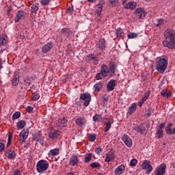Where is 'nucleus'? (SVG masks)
<instances>
[{"instance_id":"nucleus-1","label":"nucleus","mask_w":175,"mask_h":175,"mask_svg":"<svg viewBox=\"0 0 175 175\" xmlns=\"http://www.w3.org/2000/svg\"><path fill=\"white\" fill-rule=\"evenodd\" d=\"M165 40L163 41V46L172 49L175 47V31L173 29H168L164 32Z\"/></svg>"},{"instance_id":"nucleus-2","label":"nucleus","mask_w":175,"mask_h":175,"mask_svg":"<svg viewBox=\"0 0 175 175\" xmlns=\"http://www.w3.org/2000/svg\"><path fill=\"white\" fill-rule=\"evenodd\" d=\"M167 61L169 58L167 56L163 55L160 57L156 64V69L159 73H165L166 68H167Z\"/></svg>"},{"instance_id":"nucleus-3","label":"nucleus","mask_w":175,"mask_h":175,"mask_svg":"<svg viewBox=\"0 0 175 175\" xmlns=\"http://www.w3.org/2000/svg\"><path fill=\"white\" fill-rule=\"evenodd\" d=\"M49 166H50V163H49L47 160L41 159L37 162L36 170L38 173L43 174L49 169Z\"/></svg>"},{"instance_id":"nucleus-4","label":"nucleus","mask_w":175,"mask_h":175,"mask_svg":"<svg viewBox=\"0 0 175 175\" xmlns=\"http://www.w3.org/2000/svg\"><path fill=\"white\" fill-rule=\"evenodd\" d=\"M143 170H146V174H151V172L154 170L152 165H151L150 161L145 160L142 163Z\"/></svg>"},{"instance_id":"nucleus-5","label":"nucleus","mask_w":175,"mask_h":175,"mask_svg":"<svg viewBox=\"0 0 175 175\" xmlns=\"http://www.w3.org/2000/svg\"><path fill=\"white\" fill-rule=\"evenodd\" d=\"M116 159V152L114 150H111L105 154V162L109 163V162H113Z\"/></svg>"},{"instance_id":"nucleus-6","label":"nucleus","mask_w":175,"mask_h":175,"mask_svg":"<svg viewBox=\"0 0 175 175\" xmlns=\"http://www.w3.org/2000/svg\"><path fill=\"white\" fill-rule=\"evenodd\" d=\"M80 99L81 100H85L84 106L87 107V106H89L90 102H91V94L88 93L81 94L80 95Z\"/></svg>"},{"instance_id":"nucleus-7","label":"nucleus","mask_w":175,"mask_h":175,"mask_svg":"<svg viewBox=\"0 0 175 175\" xmlns=\"http://www.w3.org/2000/svg\"><path fill=\"white\" fill-rule=\"evenodd\" d=\"M135 17L138 19L142 18V17H146V10L143 8H137L135 10Z\"/></svg>"},{"instance_id":"nucleus-8","label":"nucleus","mask_w":175,"mask_h":175,"mask_svg":"<svg viewBox=\"0 0 175 175\" xmlns=\"http://www.w3.org/2000/svg\"><path fill=\"white\" fill-rule=\"evenodd\" d=\"M28 135H29V130L28 129H23L19 135V141L21 143H24L25 140L28 138Z\"/></svg>"},{"instance_id":"nucleus-9","label":"nucleus","mask_w":175,"mask_h":175,"mask_svg":"<svg viewBox=\"0 0 175 175\" xmlns=\"http://www.w3.org/2000/svg\"><path fill=\"white\" fill-rule=\"evenodd\" d=\"M32 139L35 142H38V143H40V144H41L42 146L44 144V140H43V138L42 137V133L40 132L33 134Z\"/></svg>"},{"instance_id":"nucleus-10","label":"nucleus","mask_w":175,"mask_h":175,"mask_svg":"<svg viewBox=\"0 0 175 175\" xmlns=\"http://www.w3.org/2000/svg\"><path fill=\"white\" fill-rule=\"evenodd\" d=\"M163 128H165V123H161L158 126L156 131L158 139H162L163 137Z\"/></svg>"},{"instance_id":"nucleus-11","label":"nucleus","mask_w":175,"mask_h":175,"mask_svg":"<svg viewBox=\"0 0 175 175\" xmlns=\"http://www.w3.org/2000/svg\"><path fill=\"white\" fill-rule=\"evenodd\" d=\"M122 140L124 143V144L126 146V147H129L131 148L132 147V145L133 144V142H132V139L128 135H124L122 137Z\"/></svg>"},{"instance_id":"nucleus-12","label":"nucleus","mask_w":175,"mask_h":175,"mask_svg":"<svg viewBox=\"0 0 175 175\" xmlns=\"http://www.w3.org/2000/svg\"><path fill=\"white\" fill-rule=\"evenodd\" d=\"M5 156L8 159H15L16 157H17V154H16V152L14 149H10L7 152H5Z\"/></svg>"},{"instance_id":"nucleus-13","label":"nucleus","mask_w":175,"mask_h":175,"mask_svg":"<svg viewBox=\"0 0 175 175\" xmlns=\"http://www.w3.org/2000/svg\"><path fill=\"white\" fill-rule=\"evenodd\" d=\"M166 172V164L161 163L156 170V175H163Z\"/></svg>"},{"instance_id":"nucleus-14","label":"nucleus","mask_w":175,"mask_h":175,"mask_svg":"<svg viewBox=\"0 0 175 175\" xmlns=\"http://www.w3.org/2000/svg\"><path fill=\"white\" fill-rule=\"evenodd\" d=\"M96 47L98 50L103 51L106 49V40L104 38L100 39L96 43Z\"/></svg>"},{"instance_id":"nucleus-15","label":"nucleus","mask_w":175,"mask_h":175,"mask_svg":"<svg viewBox=\"0 0 175 175\" xmlns=\"http://www.w3.org/2000/svg\"><path fill=\"white\" fill-rule=\"evenodd\" d=\"M137 3L135 1H129L124 5V9H129L130 10H133L136 9Z\"/></svg>"},{"instance_id":"nucleus-16","label":"nucleus","mask_w":175,"mask_h":175,"mask_svg":"<svg viewBox=\"0 0 175 175\" xmlns=\"http://www.w3.org/2000/svg\"><path fill=\"white\" fill-rule=\"evenodd\" d=\"M59 136V131L57 130H51L49 133H48V137L49 139H51V140H55L57 137Z\"/></svg>"},{"instance_id":"nucleus-17","label":"nucleus","mask_w":175,"mask_h":175,"mask_svg":"<svg viewBox=\"0 0 175 175\" xmlns=\"http://www.w3.org/2000/svg\"><path fill=\"white\" fill-rule=\"evenodd\" d=\"M85 122H87V120L84 116H79L75 120V124L79 126H83V125H85Z\"/></svg>"},{"instance_id":"nucleus-18","label":"nucleus","mask_w":175,"mask_h":175,"mask_svg":"<svg viewBox=\"0 0 175 175\" xmlns=\"http://www.w3.org/2000/svg\"><path fill=\"white\" fill-rule=\"evenodd\" d=\"M107 122H105V128L104 132H109L111 128V124L114 123V120L111 118H106Z\"/></svg>"},{"instance_id":"nucleus-19","label":"nucleus","mask_w":175,"mask_h":175,"mask_svg":"<svg viewBox=\"0 0 175 175\" xmlns=\"http://www.w3.org/2000/svg\"><path fill=\"white\" fill-rule=\"evenodd\" d=\"M124 172H125V165L124 164H121L115 169L114 173L116 175H121L124 174Z\"/></svg>"},{"instance_id":"nucleus-20","label":"nucleus","mask_w":175,"mask_h":175,"mask_svg":"<svg viewBox=\"0 0 175 175\" xmlns=\"http://www.w3.org/2000/svg\"><path fill=\"white\" fill-rule=\"evenodd\" d=\"M114 88H116V79H111L107 85V91H113Z\"/></svg>"},{"instance_id":"nucleus-21","label":"nucleus","mask_w":175,"mask_h":175,"mask_svg":"<svg viewBox=\"0 0 175 175\" xmlns=\"http://www.w3.org/2000/svg\"><path fill=\"white\" fill-rule=\"evenodd\" d=\"M86 59H88V61H93V64L94 65H98V64H99V59H98V58L96 57V55H94V54H90L89 55H88L86 57Z\"/></svg>"},{"instance_id":"nucleus-22","label":"nucleus","mask_w":175,"mask_h":175,"mask_svg":"<svg viewBox=\"0 0 175 175\" xmlns=\"http://www.w3.org/2000/svg\"><path fill=\"white\" fill-rule=\"evenodd\" d=\"M18 83H20V75L16 72L12 77V85L16 87V85H18Z\"/></svg>"},{"instance_id":"nucleus-23","label":"nucleus","mask_w":175,"mask_h":175,"mask_svg":"<svg viewBox=\"0 0 175 175\" xmlns=\"http://www.w3.org/2000/svg\"><path fill=\"white\" fill-rule=\"evenodd\" d=\"M53 43L52 42H48L46 43L45 45L43 46L42 49V52L44 54H46V53H49V51H50V50H51V49H53Z\"/></svg>"},{"instance_id":"nucleus-24","label":"nucleus","mask_w":175,"mask_h":175,"mask_svg":"<svg viewBox=\"0 0 175 175\" xmlns=\"http://www.w3.org/2000/svg\"><path fill=\"white\" fill-rule=\"evenodd\" d=\"M103 9V5L102 4H97L95 8L94 14L96 17H99L102 13V10Z\"/></svg>"},{"instance_id":"nucleus-25","label":"nucleus","mask_w":175,"mask_h":175,"mask_svg":"<svg viewBox=\"0 0 175 175\" xmlns=\"http://www.w3.org/2000/svg\"><path fill=\"white\" fill-rule=\"evenodd\" d=\"M100 72L104 75V77H107V75L110 73L109 67L106 64L101 66Z\"/></svg>"},{"instance_id":"nucleus-26","label":"nucleus","mask_w":175,"mask_h":175,"mask_svg":"<svg viewBox=\"0 0 175 175\" xmlns=\"http://www.w3.org/2000/svg\"><path fill=\"white\" fill-rule=\"evenodd\" d=\"M79 163V157L77 155H72L70 158L69 163L71 166H76Z\"/></svg>"},{"instance_id":"nucleus-27","label":"nucleus","mask_w":175,"mask_h":175,"mask_svg":"<svg viewBox=\"0 0 175 175\" xmlns=\"http://www.w3.org/2000/svg\"><path fill=\"white\" fill-rule=\"evenodd\" d=\"M57 155H59V149L58 148L51 149L48 152V157L49 158L51 157H57Z\"/></svg>"},{"instance_id":"nucleus-28","label":"nucleus","mask_w":175,"mask_h":175,"mask_svg":"<svg viewBox=\"0 0 175 175\" xmlns=\"http://www.w3.org/2000/svg\"><path fill=\"white\" fill-rule=\"evenodd\" d=\"M103 88V83L102 82L96 83L93 86V90L94 92H100L102 90V88Z\"/></svg>"},{"instance_id":"nucleus-29","label":"nucleus","mask_w":175,"mask_h":175,"mask_svg":"<svg viewBox=\"0 0 175 175\" xmlns=\"http://www.w3.org/2000/svg\"><path fill=\"white\" fill-rule=\"evenodd\" d=\"M135 131H136V132H138V133H141V135H144L147 133L146 127H144V126L143 125H139L137 127H135Z\"/></svg>"},{"instance_id":"nucleus-30","label":"nucleus","mask_w":175,"mask_h":175,"mask_svg":"<svg viewBox=\"0 0 175 175\" xmlns=\"http://www.w3.org/2000/svg\"><path fill=\"white\" fill-rule=\"evenodd\" d=\"M66 122H68V120H66L65 118H62L58 120L57 126H58V128H64V126L66 125Z\"/></svg>"},{"instance_id":"nucleus-31","label":"nucleus","mask_w":175,"mask_h":175,"mask_svg":"<svg viewBox=\"0 0 175 175\" xmlns=\"http://www.w3.org/2000/svg\"><path fill=\"white\" fill-rule=\"evenodd\" d=\"M24 16L25 15L23 11H18L15 18V23H18L20 20H23V18H24Z\"/></svg>"},{"instance_id":"nucleus-32","label":"nucleus","mask_w":175,"mask_h":175,"mask_svg":"<svg viewBox=\"0 0 175 175\" xmlns=\"http://www.w3.org/2000/svg\"><path fill=\"white\" fill-rule=\"evenodd\" d=\"M8 42V36L0 34V46H5Z\"/></svg>"},{"instance_id":"nucleus-33","label":"nucleus","mask_w":175,"mask_h":175,"mask_svg":"<svg viewBox=\"0 0 175 175\" xmlns=\"http://www.w3.org/2000/svg\"><path fill=\"white\" fill-rule=\"evenodd\" d=\"M109 73L110 75H114L116 73V63L115 62H111L109 64Z\"/></svg>"},{"instance_id":"nucleus-34","label":"nucleus","mask_w":175,"mask_h":175,"mask_svg":"<svg viewBox=\"0 0 175 175\" xmlns=\"http://www.w3.org/2000/svg\"><path fill=\"white\" fill-rule=\"evenodd\" d=\"M137 107V104L136 103H133L129 107V114H133L134 111H136Z\"/></svg>"},{"instance_id":"nucleus-35","label":"nucleus","mask_w":175,"mask_h":175,"mask_svg":"<svg viewBox=\"0 0 175 175\" xmlns=\"http://www.w3.org/2000/svg\"><path fill=\"white\" fill-rule=\"evenodd\" d=\"M161 96H163V98H170L172 96V92H167V90H163L161 92Z\"/></svg>"},{"instance_id":"nucleus-36","label":"nucleus","mask_w":175,"mask_h":175,"mask_svg":"<svg viewBox=\"0 0 175 175\" xmlns=\"http://www.w3.org/2000/svg\"><path fill=\"white\" fill-rule=\"evenodd\" d=\"M62 33H64L65 36L69 38V36H70V33H72V30L69 28H63L62 29Z\"/></svg>"},{"instance_id":"nucleus-37","label":"nucleus","mask_w":175,"mask_h":175,"mask_svg":"<svg viewBox=\"0 0 175 175\" xmlns=\"http://www.w3.org/2000/svg\"><path fill=\"white\" fill-rule=\"evenodd\" d=\"M25 125H27V124L24 120L18 121L16 124V126L18 129H23L24 126H25Z\"/></svg>"},{"instance_id":"nucleus-38","label":"nucleus","mask_w":175,"mask_h":175,"mask_svg":"<svg viewBox=\"0 0 175 175\" xmlns=\"http://www.w3.org/2000/svg\"><path fill=\"white\" fill-rule=\"evenodd\" d=\"M173 127V124L172 123H169L166 126H165V132L167 133V135H172V128Z\"/></svg>"},{"instance_id":"nucleus-39","label":"nucleus","mask_w":175,"mask_h":175,"mask_svg":"<svg viewBox=\"0 0 175 175\" xmlns=\"http://www.w3.org/2000/svg\"><path fill=\"white\" fill-rule=\"evenodd\" d=\"M39 10V3H35L31 5V13H36Z\"/></svg>"},{"instance_id":"nucleus-40","label":"nucleus","mask_w":175,"mask_h":175,"mask_svg":"<svg viewBox=\"0 0 175 175\" xmlns=\"http://www.w3.org/2000/svg\"><path fill=\"white\" fill-rule=\"evenodd\" d=\"M92 159V154L91 153H89V154H87L85 156V160H84V162L85 163H88L90 162H91V159Z\"/></svg>"},{"instance_id":"nucleus-41","label":"nucleus","mask_w":175,"mask_h":175,"mask_svg":"<svg viewBox=\"0 0 175 175\" xmlns=\"http://www.w3.org/2000/svg\"><path fill=\"white\" fill-rule=\"evenodd\" d=\"M124 33V30L121 28H118L116 30V35L117 38H121Z\"/></svg>"},{"instance_id":"nucleus-42","label":"nucleus","mask_w":175,"mask_h":175,"mask_svg":"<svg viewBox=\"0 0 175 175\" xmlns=\"http://www.w3.org/2000/svg\"><path fill=\"white\" fill-rule=\"evenodd\" d=\"M20 117H21V113H20V112H18V111H16L13 113L12 120H13V121H14V120H18V118H20Z\"/></svg>"},{"instance_id":"nucleus-43","label":"nucleus","mask_w":175,"mask_h":175,"mask_svg":"<svg viewBox=\"0 0 175 175\" xmlns=\"http://www.w3.org/2000/svg\"><path fill=\"white\" fill-rule=\"evenodd\" d=\"M40 98V94L38 93V92H36L33 93V97H32V100H39V98Z\"/></svg>"},{"instance_id":"nucleus-44","label":"nucleus","mask_w":175,"mask_h":175,"mask_svg":"<svg viewBox=\"0 0 175 175\" xmlns=\"http://www.w3.org/2000/svg\"><path fill=\"white\" fill-rule=\"evenodd\" d=\"M93 121L98 122L102 121V116L96 114L93 116Z\"/></svg>"},{"instance_id":"nucleus-45","label":"nucleus","mask_w":175,"mask_h":175,"mask_svg":"<svg viewBox=\"0 0 175 175\" xmlns=\"http://www.w3.org/2000/svg\"><path fill=\"white\" fill-rule=\"evenodd\" d=\"M50 2H51V0H41L40 4L42 6H47V5H50Z\"/></svg>"},{"instance_id":"nucleus-46","label":"nucleus","mask_w":175,"mask_h":175,"mask_svg":"<svg viewBox=\"0 0 175 175\" xmlns=\"http://www.w3.org/2000/svg\"><path fill=\"white\" fill-rule=\"evenodd\" d=\"M127 38L129 39H135L137 38V33H130L127 35Z\"/></svg>"},{"instance_id":"nucleus-47","label":"nucleus","mask_w":175,"mask_h":175,"mask_svg":"<svg viewBox=\"0 0 175 175\" xmlns=\"http://www.w3.org/2000/svg\"><path fill=\"white\" fill-rule=\"evenodd\" d=\"M103 77H105V75L101 72L96 75V80H102Z\"/></svg>"},{"instance_id":"nucleus-48","label":"nucleus","mask_w":175,"mask_h":175,"mask_svg":"<svg viewBox=\"0 0 175 175\" xmlns=\"http://www.w3.org/2000/svg\"><path fill=\"white\" fill-rule=\"evenodd\" d=\"M90 142H95L96 140V134H90L89 136Z\"/></svg>"},{"instance_id":"nucleus-49","label":"nucleus","mask_w":175,"mask_h":175,"mask_svg":"<svg viewBox=\"0 0 175 175\" xmlns=\"http://www.w3.org/2000/svg\"><path fill=\"white\" fill-rule=\"evenodd\" d=\"M90 167H92V169L100 167V164H99V163L94 162L90 164Z\"/></svg>"},{"instance_id":"nucleus-50","label":"nucleus","mask_w":175,"mask_h":175,"mask_svg":"<svg viewBox=\"0 0 175 175\" xmlns=\"http://www.w3.org/2000/svg\"><path fill=\"white\" fill-rule=\"evenodd\" d=\"M148 96H150V93L148 92L145 93L143 97L142 98L141 100H143V102H146L147 99H148Z\"/></svg>"},{"instance_id":"nucleus-51","label":"nucleus","mask_w":175,"mask_h":175,"mask_svg":"<svg viewBox=\"0 0 175 175\" xmlns=\"http://www.w3.org/2000/svg\"><path fill=\"white\" fill-rule=\"evenodd\" d=\"M109 2L112 6H117L118 5V0H109Z\"/></svg>"},{"instance_id":"nucleus-52","label":"nucleus","mask_w":175,"mask_h":175,"mask_svg":"<svg viewBox=\"0 0 175 175\" xmlns=\"http://www.w3.org/2000/svg\"><path fill=\"white\" fill-rule=\"evenodd\" d=\"M95 152L97 155H100L102 154V148L100 146L96 148Z\"/></svg>"},{"instance_id":"nucleus-53","label":"nucleus","mask_w":175,"mask_h":175,"mask_svg":"<svg viewBox=\"0 0 175 175\" xmlns=\"http://www.w3.org/2000/svg\"><path fill=\"white\" fill-rule=\"evenodd\" d=\"M137 165V160L136 159H133L130 161V166H136Z\"/></svg>"},{"instance_id":"nucleus-54","label":"nucleus","mask_w":175,"mask_h":175,"mask_svg":"<svg viewBox=\"0 0 175 175\" xmlns=\"http://www.w3.org/2000/svg\"><path fill=\"white\" fill-rule=\"evenodd\" d=\"M162 24H163V19L159 18L157 21V24L156 25V27H159V26L162 25Z\"/></svg>"},{"instance_id":"nucleus-55","label":"nucleus","mask_w":175,"mask_h":175,"mask_svg":"<svg viewBox=\"0 0 175 175\" xmlns=\"http://www.w3.org/2000/svg\"><path fill=\"white\" fill-rule=\"evenodd\" d=\"M73 12V5H71L70 7H68V8L67 9V13H68L69 14H72Z\"/></svg>"},{"instance_id":"nucleus-56","label":"nucleus","mask_w":175,"mask_h":175,"mask_svg":"<svg viewBox=\"0 0 175 175\" xmlns=\"http://www.w3.org/2000/svg\"><path fill=\"white\" fill-rule=\"evenodd\" d=\"M27 113H32V111H33V107H32L31 106H27Z\"/></svg>"},{"instance_id":"nucleus-57","label":"nucleus","mask_w":175,"mask_h":175,"mask_svg":"<svg viewBox=\"0 0 175 175\" xmlns=\"http://www.w3.org/2000/svg\"><path fill=\"white\" fill-rule=\"evenodd\" d=\"M5 150V144L0 142V152H2Z\"/></svg>"},{"instance_id":"nucleus-58","label":"nucleus","mask_w":175,"mask_h":175,"mask_svg":"<svg viewBox=\"0 0 175 175\" xmlns=\"http://www.w3.org/2000/svg\"><path fill=\"white\" fill-rule=\"evenodd\" d=\"M12 175H21V172L20 170H16Z\"/></svg>"},{"instance_id":"nucleus-59","label":"nucleus","mask_w":175,"mask_h":175,"mask_svg":"<svg viewBox=\"0 0 175 175\" xmlns=\"http://www.w3.org/2000/svg\"><path fill=\"white\" fill-rule=\"evenodd\" d=\"M12 143V138L10 137V135L8 137V142L7 143V147H9Z\"/></svg>"},{"instance_id":"nucleus-60","label":"nucleus","mask_w":175,"mask_h":175,"mask_svg":"<svg viewBox=\"0 0 175 175\" xmlns=\"http://www.w3.org/2000/svg\"><path fill=\"white\" fill-rule=\"evenodd\" d=\"M103 100H105V102H107V100H109V97H107V95L105 94L103 96Z\"/></svg>"},{"instance_id":"nucleus-61","label":"nucleus","mask_w":175,"mask_h":175,"mask_svg":"<svg viewBox=\"0 0 175 175\" xmlns=\"http://www.w3.org/2000/svg\"><path fill=\"white\" fill-rule=\"evenodd\" d=\"M144 103V101H143L142 100H141L140 101L138 102V106L139 107H142V106H143V104Z\"/></svg>"},{"instance_id":"nucleus-62","label":"nucleus","mask_w":175,"mask_h":175,"mask_svg":"<svg viewBox=\"0 0 175 175\" xmlns=\"http://www.w3.org/2000/svg\"><path fill=\"white\" fill-rule=\"evenodd\" d=\"M172 135H175V126L172 128Z\"/></svg>"},{"instance_id":"nucleus-63","label":"nucleus","mask_w":175,"mask_h":175,"mask_svg":"<svg viewBox=\"0 0 175 175\" xmlns=\"http://www.w3.org/2000/svg\"><path fill=\"white\" fill-rule=\"evenodd\" d=\"M88 1L90 3H94V2H96V0H88Z\"/></svg>"},{"instance_id":"nucleus-64","label":"nucleus","mask_w":175,"mask_h":175,"mask_svg":"<svg viewBox=\"0 0 175 175\" xmlns=\"http://www.w3.org/2000/svg\"><path fill=\"white\" fill-rule=\"evenodd\" d=\"M67 175H75V174L73 172H68Z\"/></svg>"}]
</instances>
